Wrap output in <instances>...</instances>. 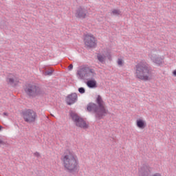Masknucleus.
Returning a JSON list of instances; mask_svg holds the SVG:
<instances>
[{
  "mask_svg": "<svg viewBox=\"0 0 176 176\" xmlns=\"http://www.w3.org/2000/svg\"><path fill=\"white\" fill-rule=\"evenodd\" d=\"M76 101H78V94L76 93L71 94L66 98L67 105H72V104H75Z\"/></svg>",
  "mask_w": 176,
  "mask_h": 176,
  "instance_id": "obj_12",
  "label": "nucleus"
},
{
  "mask_svg": "<svg viewBox=\"0 0 176 176\" xmlns=\"http://www.w3.org/2000/svg\"><path fill=\"white\" fill-rule=\"evenodd\" d=\"M96 75L94 69L89 67H83L77 71V76L80 80H91L96 78Z\"/></svg>",
  "mask_w": 176,
  "mask_h": 176,
  "instance_id": "obj_5",
  "label": "nucleus"
},
{
  "mask_svg": "<svg viewBox=\"0 0 176 176\" xmlns=\"http://www.w3.org/2000/svg\"><path fill=\"white\" fill-rule=\"evenodd\" d=\"M173 74L174 76H176V70H174Z\"/></svg>",
  "mask_w": 176,
  "mask_h": 176,
  "instance_id": "obj_24",
  "label": "nucleus"
},
{
  "mask_svg": "<svg viewBox=\"0 0 176 176\" xmlns=\"http://www.w3.org/2000/svg\"><path fill=\"white\" fill-rule=\"evenodd\" d=\"M97 58L100 63L102 64H104V62L105 61V55H102L100 54H98L97 55Z\"/></svg>",
  "mask_w": 176,
  "mask_h": 176,
  "instance_id": "obj_16",
  "label": "nucleus"
},
{
  "mask_svg": "<svg viewBox=\"0 0 176 176\" xmlns=\"http://www.w3.org/2000/svg\"><path fill=\"white\" fill-rule=\"evenodd\" d=\"M2 130V126L0 125V131Z\"/></svg>",
  "mask_w": 176,
  "mask_h": 176,
  "instance_id": "obj_26",
  "label": "nucleus"
},
{
  "mask_svg": "<svg viewBox=\"0 0 176 176\" xmlns=\"http://www.w3.org/2000/svg\"><path fill=\"white\" fill-rule=\"evenodd\" d=\"M120 13H122L120 10H117V9H114L111 12V14H113V16H119L120 15Z\"/></svg>",
  "mask_w": 176,
  "mask_h": 176,
  "instance_id": "obj_17",
  "label": "nucleus"
},
{
  "mask_svg": "<svg viewBox=\"0 0 176 176\" xmlns=\"http://www.w3.org/2000/svg\"><path fill=\"white\" fill-rule=\"evenodd\" d=\"M0 145H6V142L0 139Z\"/></svg>",
  "mask_w": 176,
  "mask_h": 176,
  "instance_id": "obj_22",
  "label": "nucleus"
},
{
  "mask_svg": "<svg viewBox=\"0 0 176 176\" xmlns=\"http://www.w3.org/2000/svg\"><path fill=\"white\" fill-rule=\"evenodd\" d=\"M53 72H54V70L53 69H50V70H47L44 72V75H45V76H50L51 75L53 74Z\"/></svg>",
  "mask_w": 176,
  "mask_h": 176,
  "instance_id": "obj_18",
  "label": "nucleus"
},
{
  "mask_svg": "<svg viewBox=\"0 0 176 176\" xmlns=\"http://www.w3.org/2000/svg\"><path fill=\"white\" fill-rule=\"evenodd\" d=\"M84 43L87 49H93V47H96L97 45V43H96V38H94L93 35H85Z\"/></svg>",
  "mask_w": 176,
  "mask_h": 176,
  "instance_id": "obj_9",
  "label": "nucleus"
},
{
  "mask_svg": "<svg viewBox=\"0 0 176 176\" xmlns=\"http://www.w3.org/2000/svg\"><path fill=\"white\" fill-rule=\"evenodd\" d=\"M109 60H111V56H109Z\"/></svg>",
  "mask_w": 176,
  "mask_h": 176,
  "instance_id": "obj_27",
  "label": "nucleus"
},
{
  "mask_svg": "<svg viewBox=\"0 0 176 176\" xmlns=\"http://www.w3.org/2000/svg\"><path fill=\"white\" fill-rule=\"evenodd\" d=\"M152 168L149 165L144 164L139 171V176H151Z\"/></svg>",
  "mask_w": 176,
  "mask_h": 176,
  "instance_id": "obj_11",
  "label": "nucleus"
},
{
  "mask_svg": "<svg viewBox=\"0 0 176 176\" xmlns=\"http://www.w3.org/2000/svg\"><path fill=\"white\" fill-rule=\"evenodd\" d=\"M69 116H70L72 120L74 122V124H76V127H80V129L89 128V125L86 123L85 119L79 116L76 112L70 110L69 111Z\"/></svg>",
  "mask_w": 176,
  "mask_h": 176,
  "instance_id": "obj_6",
  "label": "nucleus"
},
{
  "mask_svg": "<svg viewBox=\"0 0 176 176\" xmlns=\"http://www.w3.org/2000/svg\"><path fill=\"white\" fill-rule=\"evenodd\" d=\"M96 103L89 102L87 106L88 112L95 113L96 120H101L108 115V109L105 108V102L102 100V97L98 95L96 100Z\"/></svg>",
  "mask_w": 176,
  "mask_h": 176,
  "instance_id": "obj_1",
  "label": "nucleus"
},
{
  "mask_svg": "<svg viewBox=\"0 0 176 176\" xmlns=\"http://www.w3.org/2000/svg\"><path fill=\"white\" fill-rule=\"evenodd\" d=\"M23 89L28 98H36L45 94L43 89L36 84H27Z\"/></svg>",
  "mask_w": 176,
  "mask_h": 176,
  "instance_id": "obj_4",
  "label": "nucleus"
},
{
  "mask_svg": "<svg viewBox=\"0 0 176 176\" xmlns=\"http://www.w3.org/2000/svg\"><path fill=\"white\" fill-rule=\"evenodd\" d=\"M64 168L70 174H75L79 171V160L74 153L69 152L62 159Z\"/></svg>",
  "mask_w": 176,
  "mask_h": 176,
  "instance_id": "obj_2",
  "label": "nucleus"
},
{
  "mask_svg": "<svg viewBox=\"0 0 176 176\" xmlns=\"http://www.w3.org/2000/svg\"><path fill=\"white\" fill-rule=\"evenodd\" d=\"M78 91L80 94H85V93H86V89H85L84 87H80L78 88Z\"/></svg>",
  "mask_w": 176,
  "mask_h": 176,
  "instance_id": "obj_19",
  "label": "nucleus"
},
{
  "mask_svg": "<svg viewBox=\"0 0 176 176\" xmlns=\"http://www.w3.org/2000/svg\"><path fill=\"white\" fill-rule=\"evenodd\" d=\"M21 116L26 123H35L38 115L36 112L31 109H26L21 112Z\"/></svg>",
  "mask_w": 176,
  "mask_h": 176,
  "instance_id": "obj_7",
  "label": "nucleus"
},
{
  "mask_svg": "<svg viewBox=\"0 0 176 176\" xmlns=\"http://www.w3.org/2000/svg\"><path fill=\"white\" fill-rule=\"evenodd\" d=\"M136 125L138 129H141L142 130H144L146 127V122L145 120L139 119L136 121Z\"/></svg>",
  "mask_w": 176,
  "mask_h": 176,
  "instance_id": "obj_14",
  "label": "nucleus"
},
{
  "mask_svg": "<svg viewBox=\"0 0 176 176\" xmlns=\"http://www.w3.org/2000/svg\"><path fill=\"white\" fill-rule=\"evenodd\" d=\"M6 80L8 85H10V86H17V85L19 84V80L16 78L15 76H12V74L8 75Z\"/></svg>",
  "mask_w": 176,
  "mask_h": 176,
  "instance_id": "obj_13",
  "label": "nucleus"
},
{
  "mask_svg": "<svg viewBox=\"0 0 176 176\" xmlns=\"http://www.w3.org/2000/svg\"><path fill=\"white\" fill-rule=\"evenodd\" d=\"M89 14V11H87V9L80 6L76 10L75 16L76 19H86L87 17V14Z\"/></svg>",
  "mask_w": 176,
  "mask_h": 176,
  "instance_id": "obj_10",
  "label": "nucleus"
},
{
  "mask_svg": "<svg viewBox=\"0 0 176 176\" xmlns=\"http://www.w3.org/2000/svg\"><path fill=\"white\" fill-rule=\"evenodd\" d=\"M149 58L157 65H163V58L157 55V50H152L148 54Z\"/></svg>",
  "mask_w": 176,
  "mask_h": 176,
  "instance_id": "obj_8",
  "label": "nucleus"
},
{
  "mask_svg": "<svg viewBox=\"0 0 176 176\" xmlns=\"http://www.w3.org/2000/svg\"><path fill=\"white\" fill-rule=\"evenodd\" d=\"M118 65H120V67H122V65H123V60L120 58H118Z\"/></svg>",
  "mask_w": 176,
  "mask_h": 176,
  "instance_id": "obj_20",
  "label": "nucleus"
},
{
  "mask_svg": "<svg viewBox=\"0 0 176 176\" xmlns=\"http://www.w3.org/2000/svg\"><path fill=\"white\" fill-rule=\"evenodd\" d=\"M135 76L140 80H151L152 79V68L146 62L141 61L135 65Z\"/></svg>",
  "mask_w": 176,
  "mask_h": 176,
  "instance_id": "obj_3",
  "label": "nucleus"
},
{
  "mask_svg": "<svg viewBox=\"0 0 176 176\" xmlns=\"http://www.w3.org/2000/svg\"><path fill=\"white\" fill-rule=\"evenodd\" d=\"M34 156H36V157H39V156H41V154H39V153L38 152H36V153H34Z\"/></svg>",
  "mask_w": 176,
  "mask_h": 176,
  "instance_id": "obj_23",
  "label": "nucleus"
},
{
  "mask_svg": "<svg viewBox=\"0 0 176 176\" xmlns=\"http://www.w3.org/2000/svg\"><path fill=\"white\" fill-rule=\"evenodd\" d=\"M3 115L5 116H8V113H3Z\"/></svg>",
  "mask_w": 176,
  "mask_h": 176,
  "instance_id": "obj_25",
  "label": "nucleus"
},
{
  "mask_svg": "<svg viewBox=\"0 0 176 176\" xmlns=\"http://www.w3.org/2000/svg\"><path fill=\"white\" fill-rule=\"evenodd\" d=\"M74 68V65L73 64H70L68 67V69L69 71H72V69Z\"/></svg>",
  "mask_w": 176,
  "mask_h": 176,
  "instance_id": "obj_21",
  "label": "nucleus"
},
{
  "mask_svg": "<svg viewBox=\"0 0 176 176\" xmlns=\"http://www.w3.org/2000/svg\"><path fill=\"white\" fill-rule=\"evenodd\" d=\"M86 85L89 89H96L97 87V81L95 79L88 80Z\"/></svg>",
  "mask_w": 176,
  "mask_h": 176,
  "instance_id": "obj_15",
  "label": "nucleus"
}]
</instances>
